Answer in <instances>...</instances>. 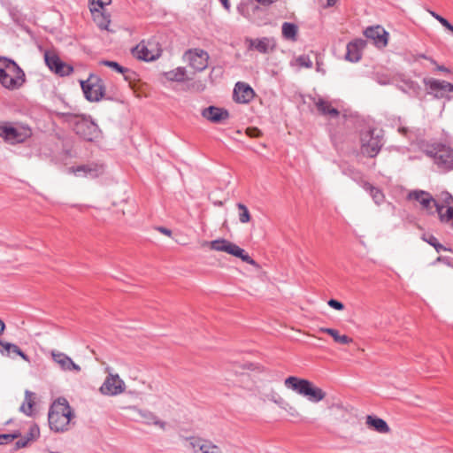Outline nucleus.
Returning <instances> with one entry per match:
<instances>
[{
    "label": "nucleus",
    "instance_id": "nucleus-24",
    "mask_svg": "<svg viewBox=\"0 0 453 453\" xmlns=\"http://www.w3.org/2000/svg\"><path fill=\"white\" fill-rule=\"evenodd\" d=\"M365 46V41L363 39H357L350 42L347 45L346 59L351 62H357L362 56V50Z\"/></svg>",
    "mask_w": 453,
    "mask_h": 453
},
{
    "label": "nucleus",
    "instance_id": "nucleus-19",
    "mask_svg": "<svg viewBox=\"0 0 453 453\" xmlns=\"http://www.w3.org/2000/svg\"><path fill=\"white\" fill-rule=\"evenodd\" d=\"M51 357L53 361L58 365L60 369L64 372H81V368L79 365L75 364L73 360L66 354L59 351H51Z\"/></svg>",
    "mask_w": 453,
    "mask_h": 453
},
{
    "label": "nucleus",
    "instance_id": "nucleus-34",
    "mask_svg": "<svg viewBox=\"0 0 453 453\" xmlns=\"http://www.w3.org/2000/svg\"><path fill=\"white\" fill-rule=\"evenodd\" d=\"M297 31V26L293 23L284 22L282 24V35L285 39L296 41Z\"/></svg>",
    "mask_w": 453,
    "mask_h": 453
},
{
    "label": "nucleus",
    "instance_id": "nucleus-1",
    "mask_svg": "<svg viewBox=\"0 0 453 453\" xmlns=\"http://www.w3.org/2000/svg\"><path fill=\"white\" fill-rule=\"evenodd\" d=\"M73 417V411L66 398H56L48 414L50 429L55 432L65 431Z\"/></svg>",
    "mask_w": 453,
    "mask_h": 453
},
{
    "label": "nucleus",
    "instance_id": "nucleus-25",
    "mask_svg": "<svg viewBox=\"0 0 453 453\" xmlns=\"http://www.w3.org/2000/svg\"><path fill=\"white\" fill-rule=\"evenodd\" d=\"M89 10L92 13L94 21L100 29L111 31L109 28L111 23L109 13H106L105 12H104V10H101L100 8L94 6L89 7Z\"/></svg>",
    "mask_w": 453,
    "mask_h": 453
},
{
    "label": "nucleus",
    "instance_id": "nucleus-39",
    "mask_svg": "<svg viewBox=\"0 0 453 453\" xmlns=\"http://www.w3.org/2000/svg\"><path fill=\"white\" fill-rule=\"evenodd\" d=\"M427 243H429L431 246H433L437 252H440L441 250H448L447 248H445L443 245H441L437 239L430 235L428 238H423Z\"/></svg>",
    "mask_w": 453,
    "mask_h": 453
},
{
    "label": "nucleus",
    "instance_id": "nucleus-17",
    "mask_svg": "<svg viewBox=\"0 0 453 453\" xmlns=\"http://www.w3.org/2000/svg\"><path fill=\"white\" fill-rule=\"evenodd\" d=\"M408 199L418 202L422 209L426 210L428 213L433 214V208L437 206L438 203L435 199L426 191L413 190L408 194Z\"/></svg>",
    "mask_w": 453,
    "mask_h": 453
},
{
    "label": "nucleus",
    "instance_id": "nucleus-30",
    "mask_svg": "<svg viewBox=\"0 0 453 453\" xmlns=\"http://www.w3.org/2000/svg\"><path fill=\"white\" fill-rule=\"evenodd\" d=\"M435 211L439 215L441 222L449 224L451 226H453V205H448L444 208L443 205H440L438 203Z\"/></svg>",
    "mask_w": 453,
    "mask_h": 453
},
{
    "label": "nucleus",
    "instance_id": "nucleus-15",
    "mask_svg": "<svg viewBox=\"0 0 453 453\" xmlns=\"http://www.w3.org/2000/svg\"><path fill=\"white\" fill-rule=\"evenodd\" d=\"M161 50L154 42H142L133 49V55L141 60L153 61L159 58Z\"/></svg>",
    "mask_w": 453,
    "mask_h": 453
},
{
    "label": "nucleus",
    "instance_id": "nucleus-59",
    "mask_svg": "<svg viewBox=\"0 0 453 453\" xmlns=\"http://www.w3.org/2000/svg\"><path fill=\"white\" fill-rule=\"evenodd\" d=\"M444 260H445V258H444V257H439L436 259V262H442V261H444Z\"/></svg>",
    "mask_w": 453,
    "mask_h": 453
},
{
    "label": "nucleus",
    "instance_id": "nucleus-43",
    "mask_svg": "<svg viewBox=\"0 0 453 453\" xmlns=\"http://www.w3.org/2000/svg\"><path fill=\"white\" fill-rule=\"evenodd\" d=\"M296 62L298 63L299 65L301 66H304V67H311L312 66V62L311 61V59L306 57V56H300L297 59H296Z\"/></svg>",
    "mask_w": 453,
    "mask_h": 453
},
{
    "label": "nucleus",
    "instance_id": "nucleus-6",
    "mask_svg": "<svg viewBox=\"0 0 453 453\" xmlns=\"http://www.w3.org/2000/svg\"><path fill=\"white\" fill-rule=\"evenodd\" d=\"M426 153L442 171L453 170V149L450 147L438 143L426 150Z\"/></svg>",
    "mask_w": 453,
    "mask_h": 453
},
{
    "label": "nucleus",
    "instance_id": "nucleus-8",
    "mask_svg": "<svg viewBox=\"0 0 453 453\" xmlns=\"http://www.w3.org/2000/svg\"><path fill=\"white\" fill-rule=\"evenodd\" d=\"M81 86L87 100L98 102L104 97L105 88L98 76L90 74L86 81H81Z\"/></svg>",
    "mask_w": 453,
    "mask_h": 453
},
{
    "label": "nucleus",
    "instance_id": "nucleus-42",
    "mask_svg": "<svg viewBox=\"0 0 453 453\" xmlns=\"http://www.w3.org/2000/svg\"><path fill=\"white\" fill-rule=\"evenodd\" d=\"M111 0H91L89 7H97L104 10V7L109 5Z\"/></svg>",
    "mask_w": 453,
    "mask_h": 453
},
{
    "label": "nucleus",
    "instance_id": "nucleus-26",
    "mask_svg": "<svg viewBox=\"0 0 453 453\" xmlns=\"http://www.w3.org/2000/svg\"><path fill=\"white\" fill-rule=\"evenodd\" d=\"M314 104L320 114L329 118H337L339 116L338 110L333 107L329 101L319 97L318 99L314 100Z\"/></svg>",
    "mask_w": 453,
    "mask_h": 453
},
{
    "label": "nucleus",
    "instance_id": "nucleus-52",
    "mask_svg": "<svg viewBox=\"0 0 453 453\" xmlns=\"http://www.w3.org/2000/svg\"><path fill=\"white\" fill-rule=\"evenodd\" d=\"M337 0H326V6L331 7L336 4Z\"/></svg>",
    "mask_w": 453,
    "mask_h": 453
},
{
    "label": "nucleus",
    "instance_id": "nucleus-56",
    "mask_svg": "<svg viewBox=\"0 0 453 453\" xmlns=\"http://www.w3.org/2000/svg\"><path fill=\"white\" fill-rule=\"evenodd\" d=\"M399 132L403 134H405L408 132V128H406V127H400L399 128Z\"/></svg>",
    "mask_w": 453,
    "mask_h": 453
},
{
    "label": "nucleus",
    "instance_id": "nucleus-50",
    "mask_svg": "<svg viewBox=\"0 0 453 453\" xmlns=\"http://www.w3.org/2000/svg\"><path fill=\"white\" fill-rule=\"evenodd\" d=\"M219 2L222 4V5L224 6V8L229 12L230 11V8H231V5H230V3L228 0H219Z\"/></svg>",
    "mask_w": 453,
    "mask_h": 453
},
{
    "label": "nucleus",
    "instance_id": "nucleus-27",
    "mask_svg": "<svg viewBox=\"0 0 453 453\" xmlns=\"http://www.w3.org/2000/svg\"><path fill=\"white\" fill-rule=\"evenodd\" d=\"M40 435V429L37 425L29 427L28 432L15 443V449H22L28 445L30 441H35Z\"/></svg>",
    "mask_w": 453,
    "mask_h": 453
},
{
    "label": "nucleus",
    "instance_id": "nucleus-47",
    "mask_svg": "<svg viewBox=\"0 0 453 453\" xmlns=\"http://www.w3.org/2000/svg\"><path fill=\"white\" fill-rule=\"evenodd\" d=\"M438 21L446 28L448 29L449 31L451 30V28L453 27V25H451L445 18H443L442 16L441 17H439L438 18Z\"/></svg>",
    "mask_w": 453,
    "mask_h": 453
},
{
    "label": "nucleus",
    "instance_id": "nucleus-16",
    "mask_svg": "<svg viewBox=\"0 0 453 453\" xmlns=\"http://www.w3.org/2000/svg\"><path fill=\"white\" fill-rule=\"evenodd\" d=\"M188 447L194 453H222L221 449L211 441L202 439L200 437L187 438Z\"/></svg>",
    "mask_w": 453,
    "mask_h": 453
},
{
    "label": "nucleus",
    "instance_id": "nucleus-45",
    "mask_svg": "<svg viewBox=\"0 0 453 453\" xmlns=\"http://www.w3.org/2000/svg\"><path fill=\"white\" fill-rule=\"evenodd\" d=\"M429 62L434 65L437 71L449 73L450 71L444 65H439L434 58H429Z\"/></svg>",
    "mask_w": 453,
    "mask_h": 453
},
{
    "label": "nucleus",
    "instance_id": "nucleus-13",
    "mask_svg": "<svg viewBox=\"0 0 453 453\" xmlns=\"http://www.w3.org/2000/svg\"><path fill=\"white\" fill-rule=\"evenodd\" d=\"M184 59L194 71L202 72L208 66L209 54L201 49H192L185 52Z\"/></svg>",
    "mask_w": 453,
    "mask_h": 453
},
{
    "label": "nucleus",
    "instance_id": "nucleus-22",
    "mask_svg": "<svg viewBox=\"0 0 453 453\" xmlns=\"http://www.w3.org/2000/svg\"><path fill=\"white\" fill-rule=\"evenodd\" d=\"M255 96L252 88L246 83L237 82L234 88V99L239 104L250 103Z\"/></svg>",
    "mask_w": 453,
    "mask_h": 453
},
{
    "label": "nucleus",
    "instance_id": "nucleus-40",
    "mask_svg": "<svg viewBox=\"0 0 453 453\" xmlns=\"http://www.w3.org/2000/svg\"><path fill=\"white\" fill-rule=\"evenodd\" d=\"M19 434H0V445L7 444L18 438Z\"/></svg>",
    "mask_w": 453,
    "mask_h": 453
},
{
    "label": "nucleus",
    "instance_id": "nucleus-9",
    "mask_svg": "<svg viewBox=\"0 0 453 453\" xmlns=\"http://www.w3.org/2000/svg\"><path fill=\"white\" fill-rule=\"evenodd\" d=\"M423 83L426 89H428V93L432 94L435 98L453 99L452 83L434 78H424Z\"/></svg>",
    "mask_w": 453,
    "mask_h": 453
},
{
    "label": "nucleus",
    "instance_id": "nucleus-29",
    "mask_svg": "<svg viewBox=\"0 0 453 453\" xmlns=\"http://www.w3.org/2000/svg\"><path fill=\"white\" fill-rule=\"evenodd\" d=\"M319 330L320 332L329 334L334 339V341L337 343L348 345V344H350L351 342H353L352 338L349 337L346 334H340L339 331L336 329L329 328V327H320Z\"/></svg>",
    "mask_w": 453,
    "mask_h": 453
},
{
    "label": "nucleus",
    "instance_id": "nucleus-35",
    "mask_svg": "<svg viewBox=\"0 0 453 453\" xmlns=\"http://www.w3.org/2000/svg\"><path fill=\"white\" fill-rule=\"evenodd\" d=\"M69 171L71 173H73L74 175L79 176V177H81V176H91V177L96 176L95 170L88 165H80L77 167H71L69 169Z\"/></svg>",
    "mask_w": 453,
    "mask_h": 453
},
{
    "label": "nucleus",
    "instance_id": "nucleus-41",
    "mask_svg": "<svg viewBox=\"0 0 453 453\" xmlns=\"http://www.w3.org/2000/svg\"><path fill=\"white\" fill-rule=\"evenodd\" d=\"M441 196L442 201L441 205H443L444 208L448 205L453 206V196L449 192H442Z\"/></svg>",
    "mask_w": 453,
    "mask_h": 453
},
{
    "label": "nucleus",
    "instance_id": "nucleus-54",
    "mask_svg": "<svg viewBox=\"0 0 453 453\" xmlns=\"http://www.w3.org/2000/svg\"><path fill=\"white\" fill-rule=\"evenodd\" d=\"M417 58H424L429 61L430 57L426 56L425 54H419L417 56Z\"/></svg>",
    "mask_w": 453,
    "mask_h": 453
},
{
    "label": "nucleus",
    "instance_id": "nucleus-12",
    "mask_svg": "<svg viewBox=\"0 0 453 453\" xmlns=\"http://www.w3.org/2000/svg\"><path fill=\"white\" fill-rule=\"evenodd\" d=\"M75 133L87 141H93L99 136V129L96 124L92 120L81 118L78 116L73 117Z\"/></svg>",
    "mask_w": 453,
    "mask_h": 453
},
{
    "label": "nucleus",
    "instance_id": "nucleus-14",
    "mask_svg": "<svg viewBox=\"0 0 453 453\" xmlns=\"http://www.w3.org/2000/svg\"><path fill=\"white\" fill-rule=\"evenodd\" d=\"M126 410L131 413L129 417L135 421H142L146 425H154L162 430H165L166 422L160 420L153 412L147 410H141L136 407H127Z\"/></svg>",
    "mask_w": 453,
    "mask_h": 453
},
{
    "label": "nucleus",
    "instance_id": "nucleus-60",
    "mask_svg": "<svg viewBox=\"0 0 453 453\" xmlns=\"http://www.w3.org/2000/svg\"><path fill=\"white\" fill-rule=\"evenodd\" d=\"M26 396H33V394L29 391H26Z\"/></svg>",
    "mask_w": 453,
    "mask_h": 453
},
{
    "label": "nucleus",
    "instance_id": "nucleus-51",
    "mask_svg": "<svg viewBox=\"0 0 453 453\" xmlns=\"http://www.w3.org/2000/svg\"><path fill=\"white\" fill-rule=\"evenodd\" d=\"M428 13L433 17L436 20H438V18L439 17H441V15H439L438 13H436L435 12L432 11V10H428L427 11Z\"/></svg>",
    "mask_w": 453,
    "mask_h": 453
},
{
    "label": "nucleus",
    "instance_id": "nucleus-53",
    "mask_svg": "<svg viewBox=\"0 0 453 453\" xmlns=\"http://www.w3.org/2000/svg\"><path fill=\"white\" fill-rule=\"evenodd\" d=\"M273 402L281 406L283 404V398H279V399L274 398Z\"/></svg>",
    "mask_w": 453,
    "mask_h": 453
},
{
    "label": "nucleus",
    "instance_id": "nucleus-4",
    "mask_svg": "<svg viewBox=\"0 0 453 453\" xmlns=\"http://www.w3.org/2000/svg\"><path fill=\"white\" fill-rule=\"evenodd\" d=\"M104 373L106 376L99 388V392L102 395L107 396H117L127 392V387L126 382L112 367L107 365L104 368Z\"/></svg>",
    "mask_w": 453,
    "mask_h": 453
},
{
    "label": "nucleus",
    "instance_id": "nucleus-32",
    "mask_svg": "<svg viewBox=\"0 0 453 453\" xmlns=\"http://www.w3.org/2000/svg\"><path fill=\"white\" fill-rule=\"evenodd\" d=\"M167 81L183 82L187 81V71L184 67H177L172 71L164 73Z\"/></svg>",
    "mask_w": 453,
    "mask_h": 453
},
{
    "label": "nucleus",
    "instance_id": "nucleus-57",
    "mask_svg": "<svg viewBox=\"0 0 453 453\" xmlns=\"http://www.w3.org/2000/svg\"><path fill=\"white\" fill-rule=\"evenodd\" d=\"M254 387V381L249 382V384L246 386L247 388L252 389Z\"/></svg>",
    "mask_w": 453,
    "mask_h": 453
},
{
    "label": "nucleus",
    "instance_id": "nucleus-31",
    "mask_svg": "<svg viewBox=\"0 0 453 453\" xmlns=\"http://www.w3.org/2000/svg\"><path fill=\"white\" fill-rule=\"evenodd\" d=\"M0 352L3 355L10 356L15 353L21 357L25 361H29L28 357L15 344L0 341Z\"/></svg>",
    "mask_w": 453,
    "mask_h": 453
},
{
    "label": "nucleus",
    "instance_id": "nucleus-21",
    "mask_svg": "<svg viewBox=\"0 0 453 453\" xmlns=\"http://www.w3.org/2000/svg\"><path fill=\"white\" fill-rule=\"evenodd\" d=\"M201 115L212 123H222L227 120L230 116L227 110L216 106H209L203 109Z\"/></svg>",
    "mask_w": 453,
    "mask_h": 453
},
{
    "label": "nucleus",
    "instance_id": "nucleus-5",
    "mask_svg": "<svg viewBox=\"0 0 453 453\" xmlns=\"http://www.w3.org/2000/svg\"><path fill=\"white\" fill-rule=\"evenodd\" d=\"M208 245L212 250L226 252L229 255L241 258L243 262L258 267L257 263L253 258H251L243 249L226 239L219 238L213 240L208 242Z\"/></svg>",
    "mask_w": 453,
    "mask_h": 453
},
{
    "label": "nucleus",
    "instance_id": "nucleus-3",
    "mask_svg": "<svg viewBox=\"0 0 453 453\" xmlns=\"http://www.w3.org/2000/svg\"><path fill=\"white\" fill-rule=\"evenodd\" d=\"M284 386L296 394L304 396H326L329 392L311 381L296 376H289L284 380Z\"/></svg>",
    "mask_w": 453,
    "mask_h": 453
},
{
    "label": "nucleus",
    "instance_id": "nucleus-11",
    "mask_svg": "<svg viewBox=\"0 0 453 453\" xmlns=\"http://www.w3.org/2000/svg\"><path fill=\"white\" fill-rule=\"evenodd\" d=\"M230 371L242 377V380H249L251 376L267 373V369L258 363L245 362L242 364L231 363Z\"/></svg>",
    "mask_w": 453,
    "mask_h": 453
},
{
    "label": "nucleus",
    "instance_id": "nucleus-49",
    "mask_svg": "<svg viewBox=\"0 0 453 453\" xmlns=\"http://www.w3.org/2000/svg\"><path fill=\"white\" fill-rule=\"evenodd\" d=\"M254 1L263 6H268V5H271L272 4L277 2L278 0H254Z\"/></svg>",
    "mask_w": 453,
    "mask_h": 453
},
{
    "label": "nucleus",
    "instance_id": "nucleus-20",
    "mask_svg": "<svg viewBox=\"0 0 453 453\" xmlns=\"http://www.w3.org/2000/svg\"><path fill=\"white\" fill-rule=\"evenodd\" d=\"M364 34L379 48H384L388 44V33L380 26L367 27Z\"/></svg>",
    "mask_w": 453,
    "mask_h": 453
},
{
    "label": "nucleus",
    "instance_id": "nucleus-18",
    "mask_svg": "<svg viewBox=\"0 0 453 453\" xmlns=\"http://www.w3.org/2000/svg\"><path fill=\"white\" fill-rule=\"evenodd\" d=\"M44 58L48 67L57 74L65 76L73 72V67L61 61L57 55L46 52Z\"/></svg>",
    "mask_w": 453,
    "mask_h": 453
},
{
    "label": "nucleus",
    "instance_id": "nucleus-28",
    "mask_svg": "<svg viewBox=\"0 0 453 453\" xmlns=\"http://www.w3.org/2000/svg\"><path fill=\"white\" fill-rule=\"evenodd\" d=\"M366 425L370 427H372L376 432L380 434H387L390 431L387 422L376 416L368 415L366 417Z\"/></svg>",
    "mask_w": 453,
    "mask_h": 453
},
{
    "label": "nucleus",
    "instance_id": "nucleus-58",
    "mask_svg": "<svg viewBox=\"0 0 453 453\" xmlns=\"http://www.w3.org/2000/svg\"><path fill=\"white\" fill-rule=\"evenodd\" d=\"M310 399L312 400L313 402L317 403V402L322 400L323 398L318 397V398H310Z\"/></svg>",
    "mask_w": 453,
    "mask_h": 453
},
{
    "label": "nucleus",
    "instance_id": "nucleus-55",
    "mask_svg": "<svg viewBox=\"0 0 453 453\" xmlns=\"http://www.w3.org/2000/svg\"><path fill=\"white\" fill-rule=\"evenodd\" d=\"M4 323L2 320H0V334L4 332Z\"/></svg>",
    "mask_w": 453,
    "mask_h": 453
},
{
    "label": "nucleus",
    "instance_id": "nucleus-2",
    "mask_svg": "<svg viewBox=\"0 0 453 453\" xmlns=\"http://www.w3.org/2000/svg\"><path fill=\"white\" fill-rule=\"evenodd\" d=\"M0 82L8 89H17L25 82L23 70L12 60L0 58Z\"/></svg>",
    "mask_w": 453,
    "mask_h": 453
},
{
    "label": "nucleus",
    "instance_id": "nucleus-33",
    "mask_svg": "<svg viewBox=\"0 0 453 453\" xmlns=\"http://www.w3.org/2000/svg\"><path fill=\"white\" fill-rule=\"evenodd\" d=\"M363 188L365 191L370 193L376 204L380 205L384 202L385 196L380 188L372 186L369 182H365Z\"/></svg>",
    "mask_w": 453,
    "mask_h": 453
},
{
    "label": "nucleus",
    "instance_id": "nucleus-46",
    "mask_svg": "<svg viewBox=\"0 0 453 453\" xmlns=\"http://www.w3.org/2000/svg\"><path fill=\"white\" fill-rule=\"evenodd\" d=\"M246 134L250 137H258L261 135L260 130L257 127H248L246 130Z\"/></svg>",
    "mask_w": 453,
    "mask_h": 453
},
{
    "label": "nucleus",
    "instance_id": "nucleus-10",
    "mask_svg": "<svg viewBox=\"0 0 453 453\" xmlns=\"http://www.w3.org/2000/svg\"><path fill=\"white\" fill-rule=\"evenodd\" d=\"M382 146L381 136L375 130H368L361 134V152L367 157H373Z\"/></svg>",
    "mask_w": 453,
    "mask_h": 453
},
{
    "label": "nucleus",
    "instance_id": "nucleus-44",
    "mask_svg": "<svg viewBox=\"0 0 453 453\" xmlns=\"http://www.w3.org/2000/svg\"><path fill=\"white\" fill-rule=\"evenodd\" d=\"M327 303L331 308L335 309L337 311H342L344 308L343 303L335 299H330Z\"/></svg>",
    "mask_w": 453,
    "mask_h": 453
},
{
    "label": "nucleus",
    "instance_id": "nucleus-37",
    "mask_svg": "<svg viewBox=\"0 0 453 453\" xmlns=\"http://www.w3.org/2000/svg\"><path fill=\"white\" fill-rule=\"evenodd\" d=\"M35 402L33 398H25L24 403L20 405L19 411L27 416H33L35 413Z\"/></svg>",
    "mask_w": 453,
    "mask_h": 453
},
{
    "label": "nucleus",
    "instance_id": "nucleus-38",
    "mask_svg": "<svg viewBox=\"0 0 453 453\" xmlns=\"http://www.w3.org/2000/svg\"><path fill=\"white\" fill-rule=\"evenodd\" d=\"M100 64L103 65L108 66L111 69H112L113 71L119 73H124L126 71H127V68L121 66L119 63H117L115 61L103 60L100 62Z\"/></svg>",
    "mask_w": 453,
    "mask_h": 453
},
{
    "label": "nucleus",
    "instance_id": "nucleus-48",
    "mask_svg": "<svg viewBox=\"0 0 453 453\" xmlns=\"http://www.w3.org/2000/svg\"><path fill=\"white\" fill-rule=\"evenodd\" d=\"M159 233L166 235V236H172V231L166 227H164V226H157L156 228Z\"/></svg>",
    "mask_w": 453,
    "mask_h": 453
},
{
    "label": "nucleus",
    "instance_id": "nucleus-23",
    "mask_svg": "<svg viewBox=\"0 0 453 453\" xmlns=\"http://www.w3.org/2000/svg\"><path fill=\"white\" fill-rule=\"evenodd\" d=\"M248 43L249 50H255L259 53H268L273 51L275 48V42L273 39L263 37L257 39H248L246 41Z\"/></svg>",
    "mask_w": 453,
    "mask_h": 453
},
{
    "label": "nucleus",
    "instance_id": "nucleus-36",
    "mask_svg": "<svg viewBox=\"0 0 453 453\" xmlns=\"http://www.w3.org/2000/svg\"><path fill=\"white\" fill-rule=\"evenodd\" d=\"M237 208L239 211V213H238L239 221L242 224H246V223L250 222L251 216H250L248 207L245 204L239 203H237Z\"/></svg>",
    "mask_w": 453,
    "mask_h": 453
},
{
    "label": "nucleus",
    "instance_id": "nucleus-7",
    "mask_svg": "<svg viewBox=\"0 0 453 453\" xmlns=\"http://www.w3.org/2000/svg\"><path fill=\"white\" fill-rule=\"evenodd\" d=\"M31 134L30 128L25 126H13L9 122L0 124V137L10 143L23 142Z\"/></svg>",
    "mask_w": 453,
    "mask_h": 453
}]
</instances>
